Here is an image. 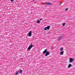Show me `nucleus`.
<instances>
[{"label": "nucleus", "mask_w": 75, "mask_h": 75, "mask_svg": "<svg viewBox=\"0 0 75 75\" xmlns=\"http://www.w3.org/2000/svg\"><path fill=\"white\" fill-rule=\"evenodd\" d=\"M11 1H13L14 0H11Z\"/></svg>", "instance_id": "nucleus-17"}, {"label": "nucleus", "mask_w": 75, "mask_h": 75, "mask_svg": "<svg viewBox=\"0 0 75 75\" xmlns=\"http://www.w3.org/2000/svg\"><path fill=\"white\" fill-rule=\"evenodd\" d=\"M64 48L63 47H62L61 49V50H60V51H62V50H64Z\"/></svg>", "instance_id": "nucleus-15"}, {"label": "nucleus", "mask_w": 75, "mask_h": 75, "mask_svg": "<svg viewBox=\"0 0 75 75\" xmlns=\"http://www.w3.org/2000/svg\"><path fill=\"white\" fill-rule=\"evenodd\" d=\"M64 54V52L62 51L60 53V55H63Z\"/></svg>", "instance_id": "nucleus-10"}, {"label": "nucleus", "mask_w": 75, "mask_h": 75, "mask_svg": "<svg viewBox=\"0 0 75 75\" xmlns=\"http://www.w3.org/2000/svg\"><path fill=\"white\" fill-rule=\"evenodd\" d=\"M18 72H19V71H17L15 75H18V73H19Z\"/></svg>", "instance_id": "nucleus-11"}, {"label": "nucleus", "mask_w": 75, "mask_h": 75, "mask_svg": "<svg viewBox=\"0 0 75 75\" xmlns=\"http://www.w3.org/2000/svg\"><path fill=\"white\" fill-rule=\"evenodd\" d=\"M22 72H23V70H21V69H20V74H22Z\"/></svg>", "instance_id": "nucleus-12"}, {"label": "nucleus", "mask_w": 75, "mask_h": 75, "mask_svg": "<svg viewBox=\"0 0 75 75\" xmlns=\"http://www.w3.org/2000/svg\"><path fill=\"white\" fill-rule=\"evenodd\" d=\"M73 62V60H72V58H70L69 62Z\"/></svg>", "instance_id": "nucleus-7"}, {"label": "nucleus", "mask_w": 75, "mask_h": 75, "mask_svg": "<svg viewBox=\"0 0 75 75\" xmlns=\"http://www.w3.org/2000/svg\"><path fill=\"white\" fill-rule=\"evenodd\" d=\"M33 47V45H30L28 47V50L29 51H30V50H31V49Z\"/></svg>", "instance_id": "nucleus-2"}, {"label": "nucleus", "mask_w": 75, "mask_h": 75, "mask_svg": "<svg viewBox=\"0 0 75 75\" xmlns=\"http://www.w3.org/2000/svg\"><path fill=\"white\" fill-rule=\"evenodd\" d=\"M50 29V26H48L47 27H45L44 28V30H49Z\"/></svg>", "instance_id": "nucleus-1"}, {"label": "nucleus", "mask_w": 75, "mask_h": 75, "mask_svg": "<svg viewBox=\"0 0 75 75\" xmlns=\"http://www.w3.org/2000/svg\"><path fill=\"white\" fill-rule=\"evenodd\" d=\"M48 51V49H46L45 50L43 51V54H45L46 53H47V51Z\"/></svg>", "instance_id": "nucleus-5"}, {"label": "nucleus", "mask_w": 75, "mask_h": 75, "mask_svg": "<svg viewBox=\"0 0 75 75\" xmlns=\"http://www.w3.org/2000/svg\"><path fill=\"white\" fill-rule=\"evenodd\" d=\"M42 19H40V21H41V20H42Z\"/></svg>", "instance_id": "nucleus-18"}, {"label": "nucleus", "mask_w": 75, "mask_h": 75, "mask_svg": "<svg viewBox=\"0 0 75 75\" xmlns=\"http://www.w3.org/2000/svg\"><path fill=\"white\" fill-rule=\"evenodd\" d=\"M37 23L39 24V23H40V22H41V21H39V20H37Z\"/></svg>", "instance_id": "nucleus-13"}, {"label": "nucleus", "mask_w": 75, "mask_h": 75, "mask_svg": "<svg viewBox=\"0 0 75 75\" xmlns=\"http://www.w3.org/2000/svg\"><path fill=\"white\" fill-rule=\"evenodd\" d=\"M45 4H46V5H52V4L51 3L47 2L45 3Z\"/></svg>", "instance_id": "nucleus-3"}, {"label": "nucleus", "mask_w": 75, "mask_h": 75, "mask_svg": "<svg viewBox=\"0 0 75 75\" xmlns=\"http://www.w3.org/2000/svg\"><path fill=\"white\" fill-rule=\"evenodd\" d=\"M68 67L69 68H71V67H72V64H69Z\"/></svg>", "instance_id": "nucleus-8"}, {"label": "nucleus", "mask_w": 75, "mask_h": 75, "mask_svg": "<svg viewBox=\"0 0 75 75\" xmlns=\"http://www.w3.org/2000/svg\"><path fill=\"white\" fill-rule=\"evenodd\" d=\"M32 33V32H31V31H30V32L28 34V36H31Z\"/></svg>", "instance_id": "nucleus-6"}, {"label": "nucleus", "mask_w": 75, "mask_h": 75, "mask_svg": "<svg viewBox=\"0 0 75 75\" xmlns=\"http://www.w3.org/2000/svg\"><path fill=\"white\" fill-rule=\"evenodd\" d=\"M65 24H66V23H63V24H62L63 26H65Z\"/></svg>", "instance_id": "nucleus-14"}, {"label": "nucleus", "mask_w": 75, "mask_h": 75, "mask_svg": "<svg viewBox=\"0 0 75 75\" xmlns=\"http://www.w3.org/2000/svg\"><path fill=\"white\" fill-rule=\"evenodd\" d=\"M62 36H60L58 39V41H59V40H61V39H62Z\"/></svg>", "instance_id": "nucleus-9"}, {"label": "nucleus", "mask_w": 75, "mask_h": 75, "mask_svg": "<svg viewBox=\"0 0 75 75\" xmlns=\"http://www.w3.org/2000/svg\"><path fill=\"white\" fill-rule=\"evenodd\" d=\"M68 8H66L65 9L66 11H68Z\"/></svg>", "instance_id": "nucleus-16"}, {"label": "nucleus", "mask_w": 75, "mask_h": 75, "mask_svg": "<svg viewBox=\"0 0 75 75\" xmlns=\"http://www.w3.org/2000/svg\"><path fill=\"white\" fill-rule=\"evenodd\" d=\"M49 55H50V52H46L45 55V57H47V56Z\"/></svg>", "instance_id": "nucleus-4"}]
</instances>
